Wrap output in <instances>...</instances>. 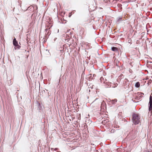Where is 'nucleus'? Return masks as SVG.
Masks as SVG:
<instances>
[{"label":"nucleus","mask_w":152,"mask_h":152,"mask_svg":"<svg viewBox=\"0 0 152 152\" xmlns=\"http://www.w3.org/2000/svg\"><path fill=\"white\" fill-rule=\"evenodd\" d=\"M105 80H107L105 78L104 80V81H105Z\"/></svg>","instance_id":"17"},{"label":"nucleus","mask_w":152,"mask_h":152,"mask_svg":"<svg viewBox=\"0 0 152 152\" xmlns=\"http://www.w3.org/2000/svg\"><path fill=\"white\" fill-rule=\"evenodd\" d=\"M56 152H61L60 151H57Z\"/></svg>","instance_id":"18"},{"label":"nucleus","mask_w":152,"mask_h":152,"mask_svg":"<svg viewBox=\"0 0 152 152\" xmlns=\"http://www.w3.org/2000/svg\"><path fill=\"white\" fill-rule=\"evenodd\" d=\"M112 83H111L107 82V83L106 84L108 86H110V87H111L112 86Z\"/></svg>","instance_id":"10"},{"label":"nucleus","mask_w":152,"mask_h":152,"mask_svg":"<svg viewBox=\"0 0 152 152\" xmlns=\"http://www.w3.org/2000/svg\"><path fill=\"white\" fill-rule=\"evenodd\" d=\"M143 96H142L141 95V94H140V96H139V99H141L142 97Z\"/></svg>","instance_id":"14"},{"label":"nucleus","mask_w":152,"mask_h":152,"mask_svg":"<svg viewBox=\"0 0 152 152\" xmlns=\"http://www.w3.org/2000/svg\"><path fill=\"white\" fill-rule=\"evenodd\" d=\"M152 79H150V80H149L148 81V83H151L152 82Z\"/></svg>","instance_id":"13"},{"label":"nucleus","mask_w":152,"mask_h":152,"mask_svg":"<svg viewBox=\"0 0 152 152\" xmlns=\"http://www.w3.org/2000/svg\"><path fill=\"white\" fill-rule=\"evenodd\" d=\"M13 45L15 46V49H20V46L18 45V42L16 41L15 38L13 41Z\"/></svg>","instance_id":"2"},{"label":"nucleus","mask_w":152,"mask_h":152,"mask_svg":"<svg viewBox=\"0 0 152 152\" xmlns=\"http://www.w3.org/2000/svg\"><path fill=\"white\" fill-rule=\"evenodd\" d=\"M133 122L135 124H138L140 121V118L138 115L137 114H134L133 115Z\"/></svg>","instance_id":"1"},{"label":"nucleus","mask_w":152,"mask_h":152,"mask_svg":"<svg viewBox=\"0 0 152 152\" xmlns=\"http://www.w3.org/2000/svg\"><path fill=\"white\" fill-rule=\"evenodd\" d=\"M140 93H137V94L136 95L135 98L134 99L136 100H139V96H140Z\"/></svg>","instance_id":"6"},{"label":"nucleus","mask_w":152,"mask_h":152,"mask_svg":"<svg viewBox=\"0 0 152 152\" xmlns=\"http://www.w3.org/2000/svg\"><path fill=\"white\" fill-rule=\"evenodd\" d=\"M135 86L137 88H139L140 86V83L139 82L136 83L135 84Z\"/></svg>","instance_id":"8"},{"label":"nucleus","mask_w":152,"mask_h":152,"mask_svg":"<svg viewBox=\"0 0 152 152\" xmlns=\"http://www.w3.org/2000/svg\"><path fill=\"white\" fill-rule=\"evenodd\" d=\"M115 130L114 129H112L111 130V133H114L115 132Z\"/></svg>","instance_id":"12"},{"label":"nucleus","mask_w":152,"mask_h":152,"mask_svg":"<svg viewBox=\"0 0 152 152\" xmlns=\"http://www.w3.org/2000/svg\"><path fill=\"white\" fill-rule=\"evenodd\" d=\"M124 83H129V81H128V80L127 79H125L124 81Z\"/></svg>","instance_id":"11"},{"label":"nucleus","mask_w":152,"mask_h":152,"mask_svg":"<svg viewBox=\"0 0 152 152\" xmlns=\"http://www.w3.org/2000/svg\"><path fill=\"white\" fill-rule=\"evenodd\" d=\"M149 110L151 111L152 110V96H151L150 97V100L149 102Z\"/></svg>","instance_id":"3"},{"label":"nucleus","mask_w":152,"mask_h":152,"mask_svg":"<svg viewBox=\"0 0 152 152\" xmlns=\"http://www.w3.org/2000/svg\"><path fill=\"white\" fill-rule=\"evenodd\" d=\"M103 1H105V0H104Z\"/></svg>","instance_id":"19"},{"label":"nucleus","mask_w":152,"mask_h":152,"mask_svg":"<svg viewBox=\"0 0 152 152\" xmlns=\"http://www.w3.org/2000/svg\"><path fill=\"white\" fill-rule=\"evenodd\" d=\"M85 29L84 28H81L80 32V34L81 35L82 37H84L85 35L84 34V33H85Z\"/></svg>","instance_id":"4"},{"label":"nucleus","mask_w":152,"mask_h":152,"mask_svg":"<svg viewBox=\"0 0 152 152\" xmlns=\"http://www.w3.org/2000/svg\"><path fill=\"white\" fill-rule=\"evenodd\" d=\"M58 148H55V149H54V150H55V151H58Z\"/></svg>","instance_id":"15"},{"label":"nucleus","mask_w":152,"mask_h":152,"mask_svg":"<svg viewBox=\"0 0 152 152\" xmlns=\"http://www.w3.org/2000/svg\"><path fill=\"white\" fill-rule=\"evenodd\" d=\"M112 50L113 51H116L117 50V48L113 47L111 48Z\"/></svg>","instance_id":"9"},{"label":"nucleus","mask_w":152,"mask_h":152,"mask_svg":"<svg viewBox=\"0 0 152 152\" xmlns=\"http://www.w3.org/2000/svg\"><path fill=\"white\" fill-rule=\"evenodd\" d=\"M94 101L91 104H93L94 103Z\"/></svg>","instance_id":"16"},{"label":"nucleus","mask_w":152,"mask_h":152,"mask_svg":"<svg viewBox=\"0 0 152 152\" xmlns=\"http://www.w3.org/2000/svg\"><path fill=\"white\" fill-rule=\"evenodd\" d=\"M151 78H152V77H151Z\"/></svg>","instance_id":"20"},{"label":"nucleus","mask_w":152,"mask_h":152,"mask_svg":"<svg viewBox=\"0 0 152 152\" xmlns=\"http://www.w3.org/2000/svg\"><path fill=\"white\" fill-rule=\"evenodd\" d=\"M100 80L102 83H103L104 84H107V80H105V81H104V78L102 77L100 78Z\"/></svg>","instance_id":"5"},{"label":"nucleus","mask_w":152,"mask_h":152,"mask_svg":"<svg viewBox=\"0 0 152 152\" xmlns=\"http://www.w3.org/2000/svg\"><path fill=\"white\" fill-rule=\"evenodd\" d=\"M118 86V84L116 83H112V86L111 87L113 88H115V87H116Z\"/></svg>","instance_id":"7"}]
</instances>
